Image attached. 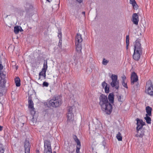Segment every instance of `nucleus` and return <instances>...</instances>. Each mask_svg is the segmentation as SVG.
<instances>
[{
  "label": "nucleus",
  "mask_w": 153,
  "mask_h": 153,
  "mask_svg": "<svg viewBox=\"0 0 153 153\" xmlns=\"http://www.w3.org/2000/svg\"><path fill=\"white\" fill-rule=\"evenodd\" d=\"M99 104L102 111L106 114H110L112 110V106L108 101L107 96L101 94L99 97Z\"/></svg>",
  "instance_id": "f257e3e1"
},
{
  "label": "nucleus",
  "mask_w": 153,
  "mask_h": 153,
  "mask_svg": "<svg viewBox=\"0 0 153 153\" xmlns=\"http://www.w3.org/2000/svg\"><path fill=\"white\" fill-rule=\"evenodd\" d=\"M62 103L61 97L60 96L53 97L44 103L46 106L48 108H57L59 107Z\"/></svg>",
  "instance_id": "f03ea898"
},
{
  "label": "nucleus",
  "mask_w": 153,
  "mask_h": 153,
  "mask_svg": "<svg viewBox=\"0 0 153 153\" xmlns=\"http://www.w3.org/2000/svg\"><path fill=\"white\" fill-rule=\"evenodd\" d=\"M62 103L61 97L60 96L53 97L44 103L46 106L48 108H57L59 107Z\"/></svg>",
  "instance_id": "7ed1b4c3"
},
{
  "label": "nucleus",
  "mask_w": 153,
  "mask_h": 153,
  "mask_svg": "<svg viewBox=\"0 0 153 153\" xmlns=\"http://www.w3.org/2000/svg\"><path fill=\"white\" fill-rule=\"evenodd\" d=\"M3 68V66L0 61V71ZM5 75L3 73H0V93L2 92L5 86L6 81L5 80Z\"/></svg>",
  "instance_id": "20e7f679"
},
{
  "label": "nucleus",
  "mask_w": 153,
  "mask_h": 153,
  "mask_svg": "<svg viewBox=\"0 0 153 153\" xmlns=\"http://www.w3.org/2000/svg\"><path fill=\"white\" fill-rule=\"evenodd\" d=\"M112 82L110 85L112 87H115L116 89H118L119 87V82L117 79V75L112 74L110 77Z\"/></svg>",
  "instance_id": "39448f33"
},
{
  "label": "nucleus",
  "mask_w": 153,
  "mask_h": 153,
  "mask_svg": "<svg viewBox=\"0 0 153 153\" xmlns=\"http://www.w3.org/2000/svg\"><path fill=\"white\" fill-rule=\"evenodd\" d=\"M145 92L149 95L153 96V86L150 81H149L146 82Z\"/></svg>",
  "instance_id": "423d86ee"
},
{
  "label": "nucleus",
  "mask_w": 153,
  "mask_h": 153,
  "mask_svg": "<svg viewBox=\"0 0 153 153\" xmlns=\"http://www.w3.org/2000/svg\"><path fill=\"white\" fill-rule=\"evenodd\" d=\"M44 153H52L51 143L50 141L45 140L44 141Z\"/></svg>",
  "instance_id": "0eeeda50"
},
{
  "label": "nucleus",
  "mask_w": 153,
  "mask_h": 153,
  "mask_svg": "<svg viewBox=\"0 0 153 153\" xmlns=\"http://www.w3.org/2000/svg\"><path fill=\"white\" fill-rule=\"evenodd\" d=\"M48 68L47 62L46 61L43 64V66L42 69V71L39 74V79H41V76H42L44 77V79L46 78V72Z\"/></svg>",
  "instance_id": "6e6552de"
},
{
  "label": "nucleus",
  "mask_w": 153,
  "mask_h": 153,
  "mask_svg": "<svg viewBox=\"0 0 153 153\" xmlns=\"http://www.w3.org/2000/svg\"><path fill=\"white\" fill-rule=\"evenodd\" d=\"M134 51H137L138 52H142V48L141 46V45L140 42L137 40L135 42L134 45Z\"/></svg>",
  "instance_id": "1a4fd4ad"
},
{
  "label": "nucleus",
  "mask_w": 153,
  "mask_h": 153,
  "mask_svg": "<svg viewBox=\"0 0 153 153\" xmlns=\"http://www.w3.org/2000/svg\"><path fill=\"white\" fill-rule=\"evenodd\" d=\"M142 52H139L138 51H134L132 56L133 59L136 61H138L142 55Z\"/></svg>",
  "instance_id": "9d476101"
},
{
  "label": "nucleus",
  "mask_w": 153,
  "mask_h": 153,
  "mask_svg": "<svg viewBox=\"0 0 153 153\" xmlns=\"http://www.w3.org/2000/svg\"><path fill=\"white\" fill-rule=\"evenodd\" d=\"M136 120L137 121V130L143 129V127L145 125V123L143 122V120H139L137 118Z\"/></svg>",
  "instance_id": "9b49d317"
},
{
  "label": "nucleus",
  "mask_w": 153,
  "mask_h": 153,
  "mask_svg": "<svg viewBox=\"0 0 153 153\" xmlns=\"http://www.w3.org/2000/svg\"><path fill=\"white\" fill-rule=\"evenodd\" d=\"M131 21L133 23L136 25L138 24L139 21V18L138 15L136 13H134L132 16Z\"/></svg>",
  "instance_id": "f8f14e48"
},
{
  "label": "nucleus",
  "mask_w": 153,
  "mask_h": 153,
  "mask_svg": "<svg viewBox=\"0 0 153 153\" xmlns=\"http://www.w3.org/2000/svg\"><path fill=\"white\" fill-rule=\"evenodd\" d=\"M138 80V77L136 74L134 72H133L131 76V82L132 84H133L134 82H137Z\"/></svg>",
  "instance_id": "ddd939ff"
},
{
  "label": "nucleus",
  "mask_w": 153,
  "mask_h": 153,
  "mask_svg": "<svg viewBox=\"0 0 153 153\" xmlns=\"http://www.w3.org/2000/svg\"><path fill=\"white\" fill-rule=\"evenodd\" d=\"M137 134L135 136L137 137H142L144 135L145 131L143 129L137 130Z\"/></svg>",
  "instance_id": "4468645a"
},
{
  "label": "nucleus",
  "mask_w": 153,
  "mask_h": 153,
  "mask_svg": "<svg viewBox=\"0 0 153 153\" xmlns=\"http://www.w3.org/2000/svg\"><path fill=\"white\" fill-rule=\"evenodd\" d=\"M82 41L81 35L77 33L75 38V44H81Z\"/></svg>",
  "instance_id": "2eb2a0df"
},
{
  "label": "nucleus",
  "mask_w": 153,
  "mask_h": 153,
  "mask_svg": "<svg viewBox=\"0 0 153 153\" xmlns=\"http://www.w3.org/2000/svg\"><path fill=\"white\" fill-rule=\"evenodd\" d=\"M75 49L77 53L79 54L81 53L82 49L81 44H75Z\"/></svg>",
  "instance_id": "dca6fc26"
},
{
  "label": "nucleus",
  "mask_w": 153,
  "mask_h": 153,
  "mask_svg": "<svg viewBox=\"0 0 153 153\" xmlns=\"http://www.w3.org/2000/svg\"><path fill=\"white\" fill-rule=\"evenodd\" d=\"M130 3L131 4L134 9L137 10L138 9V6L135 0H130Z\"/></svg>",
  "instance_id": "f3484780"
},
{
  "label": "nucleus",
  "mask_w": 153,
  "mask_h": 153,
  "mask_svg": "<svg viewBox=\"0 0 153 153\" xmlns=\"http://www.w3.org/2000/svg\"><path fill=\"white\" fill-rule=\"evenodd\" d=\"M108 99L109 100V103H113L114 101V95L113 94L110 93L108 96Z\"/></svg>",
  "instance_id": "a211bd4d"
},
{
  "label": "nucleus",
  "mask_w": 153,
  "mask_h": 153,
  "mask_svg": "<svg viewBox=\"0 0 153 153\" xmlns=\"http://www.w3.org/2000/svg\"><path fill=\"white\" fill-rule=\"evenodd\" d=\"M146 110L147 113L146 115H148L149 116H151L152 115V108L151 107L149 106H147L146 107Z\"/></svg>",
  "instance_id": "6ab92c4d"
},
{
  "label": "nucleus",
  "mask_w": 153,
  "mask_h": 153,
  "mask_svg": "<svg viewBox=\"0 0 153 153\" xmlns=\"http://www.w3.org/2000/svg\"><path fill=\"white\" fill-rule=\"evenodd\" d=\"M15 82L16 86L19 87L20 86V80L18 77H16L15 79Z\"/></svg>",
  "instance_id": "aec40b11"
},
{
  "label": "nucleus",
  "mask_w": 153,
  "mask_h": 153,
  "mask_svg": "<svg viewBox=\"0 0 153 153\" xmlns=\"http://www.w3.org/2000/svg\"><path fill=\"white\" fill-rule=\"evenodd\" d=\"M28 108L30 109L34 108V104L33 101L30 99H29L28 100Z\"/></svg>",
  "instance_id": "412c9836"
},
{
  "label": "nucleus",
  "mask_w": 153,
  "mask_h": 153,
  "mask_svg": "<svg viewBox=\"0 0 153 153\" xmlns=\"http://www.w3.org/2000/svg\"><path fill=\"white\" fill-rule=\"evenodd\" d=\"M73 114H67V122H70L71 121H72L73 120Z\"/></svg>",
  "instance_id": "4be33fe9"
},
{
  "label": "nucleus",
  "mask_w": 153,
  "mask_h": 153,
  "mask_svg": "<svg viewBox=\"0 0 153 153\" xmlns=\"http://www.w3.org/2000/svg\"><path fill=\"white\" fill-rule=\"evenodd\" d=\"M74 108V106H69L67 110L68 113L67 114H73V110Z\"/></svg>",
  "instance_id": "5701e85b"
},
{
  "label": "nucleus",
  "mask_w": 153,
  "mask_h": 153,
  "mask_svg": "<svg viewBox=\"0 0 153 153\" xmlns=\"http://www.w3.org/2000/svg\"><path fill=\"white\" fill-rule=\"evenodd\" d=\"M148 115H146V117H144V119L146 120V122L148 124L151 123V118Z\"/></svg>",
  "instance_id": "b1692460"
},
{
  "label": "nucleus",
  "mask_w": 153,
  "mask_h": 153,
  "mask_svg": "<svg viewBox=\"0 0 153 153\" xmlns=\"http://www.w3.org/2000/svg\"><path fill=\"white\" fill-rule=\"evenodd\" d=\"M116 138L119 141H121L122 140V137L121 134L120 132H119L116 136Z\"/></svg>",
  "instance_id": "393cba45"
},
{
  "label": "nucleus",
  "mask_w": 153,
  "mask_h": 153,
  "mask_svg": "<svg viewBox=\"0 0 153 153\" xmlns=\"http://www.w3.org/2000/svg\"><path fill=\"white\" fill-rule=\"evenodd\" d=\"M126 48L127 49L128 48V46L129 44V38L128 35L126 36Z\"/></svg>",
  "instance_id": "a878e982"
},
{
  "label": "nucleus",
  "mask_w": 153,
  "mask_h": 153,
  "mask_svg": "<svg viewBox=\"0 0 153 153\" xmlns=\"http://www.w3.org/2000/svg\"><path fill=\"white\" fill-rule=\"evenodd\" d=\"M24 147L25 148H30V143L28 141L25 140V142L24 144Z\"/></svg>",
  "instance_id": "bb28decb"
},
{
  "label": "nucleus",
  "mask_w": 153,
  "mask_h": 153,
  "mask_svg": "<svg viewBox=\"0 0 153 153\" xmlns=\"http://www.w3.org/2000/svg\"><path fill=\"white\" fill-rule=\"evenodd\" d=\"M19 27L18 26H16L14 27V31L16 34L18 33L19 31Z\"/></svg>",
  "instance_id": "cd10ccee"
},
{
  "label": "nucleus",
  "mask_w": 153,
  "mask_h": 153,
  "mask_svg": "<svg viewBox=\"0 0 153 153\" xmlns=\"http://www.w3.org/2000/svg\"><path fill=\"white\" fill-rule=\"evenodd\" d=\"M24 7L27 9L31 8L32 7V6L29 3H25L24 4Z\"/></svg>",
  "instance_id": "c85d7f7f"
},
{
  "label": "nucleus",
  "mask_w": 153,
  "mask_h": 153,
  "mask_svg": "<svg viewBox=\"0 0 153 153\" xmlns=\"http://www.w3.org/2000/svg\"><path fill=\"white\" fill-rule=\"evenodd\" d=\"M73 138L75 140V141L77 143V144H79V143H80V142L79 141V140L77 138V136L74 135L73 136Z\"/></svg>",
  "instance_id": "c756f323"
},
{
  "label": "nucleus",
  "mask_w": 153,
  "mask_h": 153,
  "mask_svg": "<svg viewBox=\"0 0 153 153\" xmlns=\"http://www.w3.org/2000/svg\"><path fill=\"white\" fill-rule=\"evenodd\" d=\"M81 147V143L77 144L76 149V153H79V150Z\"/></svg>",
  "instance_id": "7c9ffc66"
},
{
  "label": "nucleus",
  "mask_w": 153,
  "mask_h": 153,
  "mask_svg": "<svg viewBox=\"0 0 153 153\" xmlns=\"http://www.w3.org/2000/svg\"><path fill=\"white\" fill-rule=\"evenodd\" d=\"M118 100L119 102H123V97L120 95H118L117 96Z\"/></svg>",
  "instance_id": "2f4dec72"
},
{
  "label": "nucleus",
  "mask_w": 153,
  "mask_h": 153,
  "mask_svg": "<svg viewBox=\"0 0 153 153\" xmlns=\"http://www.w3.org/2000/svg\"><path fill=\"white\" fill-rule=\"evenodd\" d=\"M105 92L106 93H108L109 92V86H106L104 87Z\"/></svg>",
  "instance_id": "473e14b6"
},
{
  "label": "nucleus",
  "mask_w": 153,
  "mask_h": 153,
  "mask_svg": "<svg viewBox=\"0 0 153 153\" xmlns=\"http://www.w3.org/2000/svg\"><path fill=\"white\" fill-rule=\"evenodd\" d=\"M4 150L2 144L0 143V153H4Z\"/></svg>",
  "instance_id": "72a5a7b5"
},
{
  "label": "nucleus",
  "mask_w": 153,
  "mask_h": 153,
  "mask_svg": "<svg viewBox=\"0 0 153 153\" xmlns=\"http://www.w3.org/2000/svg\"><path fill=\"white\" fill-rule=\"evenodd\" d=\"M30 109L31 114L32 116H33L35 113V111L34 110V108H33Z\"/></svg>",
  "instance_id": "f704fd0d"
},
{
  "label": "nucleus",
  "mask_w": 153,
  "mask_h": 153,
  "mask_svg": "<svg viewBox=\"0 0 153 153\" xmlns=\"http://www.w3.org/2000/svg\"><path fill=\"white\" fill-rule=\"evenodd\" d=\"M108 61L105 59H103L102 63L104 65H106L108 63Z\"/></svg>",
  "instance_id": "c9c22d12"
},
{
  "label": "nucleus",
  "mask_w": 153,
  "mask_h": 153,
  "mask_svg": "<svg viewBox=\"0 0 153 153\" xmlns=\"http://www.w3.org/2000/svg\"><path fill=\"white\" fill-rule=\"evenodd\" d=\"M73 58L74 59V60L75 62H76L77 61V59L78 58L77 55V54L76 53L73 56Z\"/></svg>",
  "instance_id": "e433bc0d"
},
{
  "label": "nucleus",
  "mask_w": 153,
  "mask_h": 153,
  "mask_svg": "<svg viewBox=\"0 0 153 153\" xmlns=\"http://www.w3.org/2000/svg\"><path fill=\"white\" fill-rule=\"evenodd\" d=\"M122 84L123 86L126 88H128V86L127 84L125 82H122Z\"/></svg>",
  "instance_id": "4c0bfd02"
},
{
  "label": "nucleus",
  "mask_w": 153,
  "mask_h": 153,
  "mask_svg": "<svg viewBox=\"0 0 153 153\" xmlns=\"http://www.w3.org/2000/svg\"><path fill=\"white\" fill-rule=\"evenodd\" d=\"M30 148H25V153H30Z\"/></svg>",
  "instance_id": "58836bf2"
},
{
  "label": "nucleus",
  "mask_w": 153,
  "mask_h": 153,
  "mask_svg": "<svg viewBox=\"0 0 153 153\" xmlns=\"http://www.w3.org/2000/svg\"><path fill=\"white\" fill-rule=\"evenodd\" d=\"M49 85V84L48 82H45L43 83V86L47 87Z\"/></svg>",
  "instance_id": "ea45409f"
},
{
  "label": "nucleus",
  "mask_w": 153,
  "mask_h": 153,
  "mask_svg": "<svg viewBox=\"0 0 153 153\" xmlns=\"http://www.w3.org/2000/svg\"><path fill=\"white\" fill-rule=\"evenodd\" d=\"M58 36L59 39H62V33L60 31H59Z\"/></svg>",
  "instance_id": "a19ab883"
},
{
  "label": "nucleus",
  "mask_w": 153,
  "mask_h": 153,
  "mask_svg": "<svg viewBox=\"0 0 153 153\" xmlns=\"http://www.w3.org/2000/svg\"><path fill=\"white\" fill-rule=\"evenodd\" d=\"M102 87L103 88H104V87L106 86H107L108 85L105 82H103L102 84Z\"/></svg>",
  "instance_id": "79ce46f5"
},
{
  "label": "nucleus",
  "mask_w": 153,
  "mask_h": 153,
  "mask_svg": "<svg viewBox=\"0 0 153 153\" xmlns=\"http://www.w3.org/2000/svg\"><path fill=\"white\" fill-rule=\"evenodd\" d=\"M122 82H125L126 77L124 75H123L122 77Z\"/></svg>",
  "instance_id": "37998d69"
},
{
  "label": "nucleus",
  "mask_w": 153,
  "mask_h": 153,
  "mask_svg": "<svg viewBox=\"0 0 153 153\" xmlns=\"http://www.w3.org/2000/svg\"><path fill=\"white\" fill-rule=\"evenodd\" d=\"M62 43V39H59V46H61Z\"/></svg>",
  "instance_id": "c03bdc74"
},
{
  "label": "nucleus",
  "mask_w": 153,
  "mask_h": 153,
  "mask_svg": "<svg viewBox=\"0 0 153 153\" xmlns=\"http://www.w3.org/2000/svg\"><path fill=\"white\" fill-rule=\"evenodd\" d=\"M82 14H83L84 16H85V11H83L82 12Z\"/></svg>",
  "instance_id": "a18cd8bd"
},
{
  "label": "nucleus",
  "mask_w": 153,
  "mask_h": 153,
  "mask_svg": "<svg viewBox=\"0 0 153 153\" xmlns=\"http://www.w3.org/2000/svg\"><path fill=\"white\" fill-rule=\"evenodd\" d=\"M2 129V127L0 126V131H1Z\"/></svg>",
  "instance_id": "49530a36"
},
{
  "label": "nucleus",
  "mask_w": 153,
  "mask_h": 153,
  "mask_svg": "<svg viewBox=\"0 0 153 153\" xmlns=\"http://www.w3.org/2000/svg\"><path fill=\"white\" fill-rule=\"evenodd\" d=\"M77 1L81 2L82 1V0H76Z\"/></svg>",
  "instance_id": "de8ad7c7"
},
{
  "label": "nucleus",
  "mask_w": 153,
  "mask_h": 153,
  "mask_svg": "<svg viewBox=\"0 0 153 153\" xmlns=\"http://www.w3.org/2000/svg\"><path fill=\"white\" fill-rule=\"evenodd\" d=\"M74 151H71V152L70 151V152H69V153H74Z\"/></svg>",
  "instance_id": "09e8293b"
},
{
  "label": "nucleus",
  "mask_w": 153,
  "mask_h": 153,
  "mask_svg": "<svg viewBox=\"0 0 153 153\" xmlns=\"http://www.w3.org/2000/svg\"><path fill=\"white\" fill-rule=\"evenodd\" d=\"M36 153H40L39 151V150L37 151Z\"/></svg>",
  "instance_id": "8fccbe9b"
},
{
  "label": "nucleus",
  "mask_w": 153,
  "mask_h": 153,
  "mask_svg": "<svg viewBox=\"0 0 153 153\" xmlns=\"http://www.w3.org/2000/svg\"><path fill=\"white\" fill-rule=\"evenodd\" d=\"M47 1H48L49 2H50L52 0H46Z\"/></svg>",
  "instance_id": "3c124183"
},
{
  "label": "nucleus",
  "mask_w": 153,
  "mask_h": 153,
  "mask_svg": "<svg viewBox=\"0 0 153 153\" xmlns=\"http://www.w3.org/2000/svg\"><path fill=\"white\" fill-rule=\"evenodd\" d=\"M17 68L16 67V69L17 70Z\"/></svg>",
  "instance_id": "603ef678"
},
{
  "label": "nucleus",
  "mask_w": 153,
  "mask_h": 153,
  "mask_svg": "<svg viewBox=\"0 0 153 153\" xmlns=\"http://www.w3.org/2000/svg\"><path fill=\"white\" fill-rule=\"evenodd\" d=\"M96 153H97V152H96Z\"/></svg>",
  "instance_id": "864d4df0"
}]
</instances>
